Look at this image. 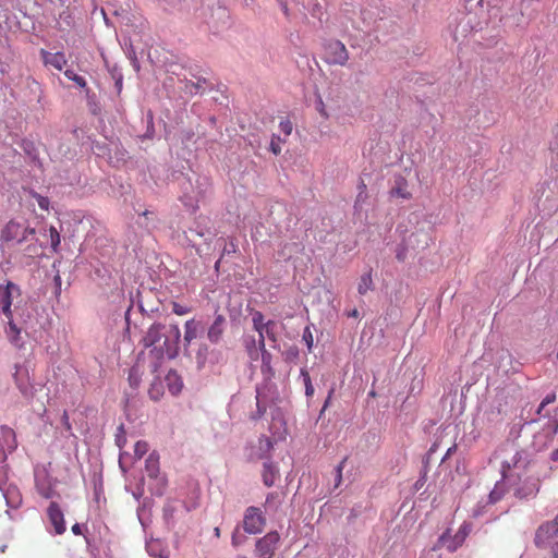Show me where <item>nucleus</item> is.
<instances>
[{
	"instance_id": "f257e3e1",
	"label": "nucleus",
	"mask_w": 558,
	"mask_h": 558,
	"mask_svg": "<svg viewBox=\"0 0 558 558\" xmlns=\"http://www.w3.org/2000/svg\"><path fill=\"white\" fill-rule=\"evenodd\" d=\"M513 456L501 463V480L489 494V504L499 501L507 492H512L519 499L535 497L539 489V480L526 470L527 460L523 452L510 447Z\"/></svg>"
},
{
	"instance_id": "f03ea898",
	"label": "nucleus",
	"mask_w": 558,
	"mask_h": 558,
	"mask_svg": "<svg viewBox=\"0 0 558 558\" xmlns=\"http://www.w3.org/2000/svg\"><path fill=\"white\" fill-rule=\"evenodd\" d=\"M21 289L12 281L0 284V306L4 316V333L16 349H23L27 338V318L21 308Z\"/></svg>"
},
{
	"instance_id": "7ed1b4c3",
	"label": "nucleus",
	"mask_w": 558,
	"mask_h": 558,
	"mask_svg": "<svg viewBox=\"0 0 558 558\" xmlns=\"http://www.w3.org/2000/svg\"><path fill=\"white\" fill-rule=\"evenodd\" d=\"M211 184L209 178L206 175H199L193 172V174L182 183V196L181 201L183 204L195 209L198 204L207 198L210 194Z\"/></svg>"
},
{
	"instance_id": "20e7f679",
	"label": "nucleus",
	"mask_w": 558,
	"mask_h": 558,
	"mask_svg": "<svg viewBox=\"0 0 558 558\" xmlns=\"http://www.w3.org/2000/svg\"><path fill=\"white\" fill-rule=\"evenodd\" d=\"M477 12L459 11L450 23V31L456 43L463 44L468 38L484 29V21H477Z\"/></svg>"
},
{
	"instance_id": "39448f33",
	"label": "nucleus",
	"mask_w": 558,
	"mask_h": 558,
	"mask_svg": "<svg viewBox=\"0 0 558 558\" xmlns=\"http://www.w3.org/2000/svg\"><path fill=\"white\" fill-rule=\"evenodd\" d=\"M505 0H466L464 11L477 12V21H484V28H496L502 20Z\"/></svg>"
},
{
	"instance_id": "423d86ee",
	"label": "nucleus",
	"mask_w": 558,
	"mask_h": 558,
	"mask_svg": "<svg viewBox=\"0 0 558 558\" xmlns=\"http://www.w3.org/2000/svg\"><path fill=\"white\" fill-rule=\"evenodd\" d=\"M35 229L27 221L10 220L1 230L0 239L10 245H21L35 240Z\"/></svg>"
},
{
	"instance_id": "0eeeda50",
	"label": "nucleus",
	"mask_w": 558,
	"mask_h": 558,
	"mask_svg": "<svg viewBox=\"0 0 558 558\" xmlns=\"http://www.w3.org/2000/svg\"><path fill=\"white\" fill-rule=\"evenodd\" d=\"M181 331L178 325L171 324L166 326L163 330V338L159 344L158 351L161 355H167L169 359L178 356L180 351Z\"/></svg>"
},
{
	"instance_id": "6e6552de",
	"label": "nucleus",
	"mask_w": 558,
	"mask_h": 558,
	"mask_svg": "<svg viewBox=\"0 0 558 558\" xmlns=\"http://www.w3.org/2000/svg\"><path fill=\"white\" fill-rule=\"evenodd\" d=\"M252 324L254 330L258 333V345L263 347V341H265V335H268V340L274 343V348L277 344V323L275 320L268 319L265 320L264 315L255 311L252 314Z\"/></svg>"
},
{
	"instance_id": "1a4fd4ad",
	"label": "nucleus",
	"mask_w": 558,
	"mask_h": 558,
	"mask_svg": "<svg viewBox=\"0 0 558 558\" xmlns=\"http://www.w3.org/2000/svg\"><path fill=\"white\" fill-rule=\"evenodd\" d=\"M145 471L148 478L151 481L150 489L156 495H162L166 480L160 475L159 472V456L156 452H151L148 454L145 461Z\"/></svg>"
},
{
	"instance_id": "9d476101",
	"label": "nucleus",
	"mask_w": 558,
	"mask_h": 558,
	"mask_svg": "<svg viewBox=\"0 0 558 558\" xmlns=\"http://www.w3.org/2000/svg\"><path fill=\"white\" fill-rule=\"evenodd\" d=\"M266 525V518L259 508L251 506L243 515V530L247 534H259Z\"/></svg>"
},
{
	"instance_id": "9b49d317",
	"label": "nucleus",
	"mask_w": 558,
	"mask_h": 558,
	"mask_svg": "<svg viewBox=\"0 0 558 558\" xmlns=\"http://www.w3.org/2000/svg\"><path fill=\"white\" fill-rule=\"evenodd\" d=\"M326 59L331 64L344 65L349 60L345 46L339 40H330L325 46Z\"/></svg>"
},
{
	"instance_id": "f8f14e48",
	"label": "nucleus",
	"mask_w": 558,
	"mask_h": 558,
	"mask_svg": "<svg viewBox=\"0 0 558 558\" xmlns=\"http://www.w3.org/2000/svg\"><path fill=\"white\" fill-rule=\"evenodd\" d=\"M280 536L274 531L267 533L256 543V554L259 558H271L275 554Z\"/></svg>"
},
{
	"instance_id": "ddd939ff",
	"label": "nucleus",
	"mask_w": 558,
	"mask_h": 558,
	"mask_svg": "<svg viewBox=\"0 0 558 558\" xmlns=\"http://www.w3.org/2000/svg\"><path fill=\"white\" fill-rule=\"evenodd\" d=\"M275 386L272 384H264L256 388V407L257 414L253 416V418L260 417L265 412L269 404V402L274 401Z\"/></svg>"
},
{
	"instance_id": "4468645a",
	"label": "nucleus",
	"mask_w": 558,
	"mask_h": 558,
	"mask_svg": "<svg viewBox=\"0 0 558 558\" xmlns=\"http://www.w3.org/2000/svg\"><path fill=\"white\" fill-rule=\"evenodd\" d=\"M557 535L558 529H556L554 522L547 521L539 525L536 530L534 543L537 547L545 548Z\"/></svg>"
},
{
	"instance_id": "2eb2a0df",
	"label": "nucleus",
	"mask_w": 558,
	"mask_h": 558,
	"mask_svg": "<svg viewBox=\"0 0 558 558\" xmlns=\"http://www.w3.org/2000/svg\"><path fill=\"white\" fill-rule=\"evenodd\" d=\"M47 515L50 524L53 527V533L61 535L65 532V521L62 510L57 502H50L47 509Z\"/></svg>"
},
{
	"instance_id": "dca6fc26",
	"label": "nucleus",
	"mask_w": 558,
	"mask_h": 558,
	"mask_svg": "<svg viewBox=\"0 0 558 558\" xmlns=\"http://www.w3.org/2000/svg\"><path fill=\"white\" fill-rule=\"evenodd\" d=\"M15 384L24 397L33 396L34 387L31 383L29 372L26 366H16L14 374Z\"/></svg>"
},
{
	"instance_id": "f3484780",
	"label": "nucleus",
	"mask_w": 558,
	"mask_h": 558,
	"mask_svg": "<svg viewBox=\"0 0 558 558\" xmlns=\"http://www.w3.org/2000/svg\"><path fill=\"white\" fill-rule=\"evenodd\" d=\"M0 490L5 499L7 507L10 509H19L22 505V495L14 484L1 485Z\"/></svg>"
},
{
	"instance_id": "a211bd4d",
	"label": "nucleus",
	"mask_w": 558,
	"mask_h": 558,
	"mask_svg": "<svg viewBox=\"0 0 558 558\" xmlns=\"http://www.w3.org/2000/svg\"><path fill=\"white\" fill-rule=\"evenodd\" d=\"M472 530V525L470 523L464 522L458 533L454 535L452 541H448L447 535H442L440 537V542L450 550L454 551L466 538Z\"/></svg>"
},
{
	"instance_id": "6ab92c4d",
	"label": "nucleus",
	"mask_w": 558,
	"mask_h": 558,
	"mask_svg": "<svg viewBox=\"0 0 558 558\" xmlns=\"http://www.w3.org/2000/svg\"><path fill=\"white\" fill-rule=\"evenodd\" d=\"M166 329L165 325L161 324H153L146 335L143 338V343L145 347H154L155 350H158L159 344L163 338V330Z\"/></svg>"
},
{
	"instance_id": "aec40b11",
	"label": "nucleus",
	"mask_w": 558,
	"mask_h": 558,
	"mask_svg": "<svg viewBox=\"0 0 558 558\" xmlns=\"http://www.w3.org/2000/svg\"><path fill=\"white\" fill-rule=\"evenodd\" d=\"M16 448L15 434L12 428L1 426L0 428V453L5 456L7 452H12Z\"/></svg>"
},
{
	"instance_id": "412c9836",
	"label": "nucleus",
	"mask_w": 558,
	"mask_h": 558,
	"mask_svg": "<svg viewBox=\"0 0 558 558\" xmlns=\"http://www.w3.org/2000/svg\"><path fill=\"white\" fill-rule=\"evenodd\" d=\"M226 318L223 315L221 314H218L213 324L209 326L208 328V331H207V339L211 342V343H218L221 338H222V335L225 332V329H226Z\"/></svg>"
},
{
	"instance_id": "4be33fe9",
	"label": "nucleus",
	"mask_w": 558,
	"mask_h": 558,
	"mask_svg": "<svg viewBox=\"0 0 558 558\" xmlns=\"http://www.w3.org/2000/svg\"><path fill=\"white\" fill-rule=\"evenodd\" d=\"M201 324L195 320L194 318L189 319L184 324V337H183V347L184 352L187 353L189 345L191 342L197 338L198 330H199Z\"/></svg>"
},
{
	"instance_id": "5701e85b",
	"label": "nucleus",
	"mask_w": 558,
	"mask_h": 558,
	"mask_svg": "<svg viewBox=\"0 0 558 558\" xmlns=\"http://www.w3.org/2000/svg\"><path fill=\"white\" fill-rule=\"evenodd\" d=\"M43 61L46 65L53 66L54 69L61 71L66 64V58L63 52H48L41 50Z\"/></svg>"
},
{
	"instance_id": "b1692460",
	"label": "nucleus",
	"mask_w": 558,
	"mask_h": 558,
	"mask_svg": "<svg viewBox=\"0 0 558 558\" xmlns=\"http://www.w3.org/2000/svg\"><path fill=\"white\" fill-rule=\"evenodd\" d=\"M166 385L169 391L177 396L181 392L183 388V381L181 376L175 371H170L165 378Z\"/></svg>"
},
{
	"instance_id": "393cba45",
	"label": "nucleus",
	"mask_w": 558,
	"mask_h": 558,
	"mask_svg": "<svg viewBox=\"0 0 558 558\" xmlns=\"http://www.w3.org/2000/svg\"><path fill=\"white\" fill-rule=\"evenodd\" d=\"M182 83L184 84L183 89L186 94L197 95L205 92L207 81L203 77H196V81L184 80Z\"/></svg>"
},
{
	"instance_id": "a878e982",
	"label": "nucleus",
	"mask_w": 558,
	"mask_h": 558,
	"mask_svg": "<svg viewBox=\"0 0 558 558\" xmlns=\"http://www.w3.org/2000/svg\"><path fill=\"white\" fill-rule=\"evenodd\" d=\"M277 468L271 462L264 463L263 482L266 486L270 487L275 484Z\"/></svg>"
},
{
	"instance_id": "bb28decb",
	"label": "nucleus",
	"mask_w": 558,
	"mask_h": 558,
	"mask_svg": "<svg viewBox=\"0 0 558 558\" xmlns=\"http://www.w3.org/2000/svg\"><path fill=\"white\" fill-rule=\"evenodd\" d=\"M392 196L401 197V198H409L410 193L407 191V182L404 179L399 178L396 180V185L390 191Z\"/></svg>"
},
{
	"instance_id": "cd10ccee",
	"label": "nucleus",
	"mask_w": 558,
	"mask_h": 558,
	"mask_svg": "<svg viewBox=\"0 0 558 558\" xmlns=\"http://www.w3.org/2000/svg\"><path fill=\"white\" fill-rule=\"evenodd\" d=\"M244 343L250 357L257 360L259 355L258 339L256 340L254 337H246Z\"/></svg>"
},
{
	"instance_id": "c85d7f7f",
	"label": "nucleus",
	"mask_w": 558,
	"mask_h": 558,
	"mask_svg": "<svg viewBox=\"0 0 558 558\" xmlns=\"http://www.w3.org/2000/svg\"><path fill=\"white\" fill-rule=\"evenodd\" d=\"M208 354L209 347L206 343H201L195 354V360L198 368H203L205 366Z\"/></svg>"
},
{
	"instance_id": "c756f323",
	"label": "nucleus",
	"mask_w": 558,
	"mask_h": 558,
	"mask_svg": "<svg viewBox=\"0 0 558 558\" xmlns=\"http://www.w3.org/2000/svg\"><path fill=\"white\" fill-rule=\"evenodd\" d=\"M372 289H373L372 275H371V272H366L360 279V282L357 284V291L360 294L364 295Z\"/></svg>"
},
{
	"instance_id": "7c9ffc66",
	"label": "nucleus",
	"mask_w": 558,
	"mask_h": 558,
	"mask_svg": "<svg viewBox=\"0 0 558 558\" xmlns=\"http://www.w3.org/2000/svg\"><path fill=\"white\" fill-rule=\"evenodd\" d=\"M148 393H149L150 399H153L154 401H158L161 398V396L163 395V385H162V383L159 379H155L150 384V388L148 390Z\"/></svg>"
},
{
	"instance_id": "2f4dec72",
	"label": "nucleus",
	"mask_w": 558,
	"mask_h": 558,
	"mask_svg": "<svg viewBox=\"0 0 558 558\" xmlns=\"http://www.w3.org/2000/svg\"><path fill=\"white\" fill-rule=\"evenodd\" d=\"M300 375L303 378L306 397L312 398L314 395V387H313L308 372L305 368H301Z\"/></svg>"
},
{
	"instance_id": "473e14b6",
	"label": "nucleus",
	"mask_w": 558,
	"mask_h": 558,
	"mask_svg": "<svg viewBox=\"0 0 558 558\" xmlns=\"http://www.w3.org/2000/svg\"><path fill=\"white\" fill-rule=\"evenodd\" d=\"M64 75L81 88H85L87 85L86 80L83 76L76 74L73 70L66 69L64 71Z\"/></svg>"
},
{
	"instance_id": "72a5a7b5",
	"label": "nucleus",
	"mask_w": 558,
	"mask_h": 558,
	"mask_svg": "<svg viewBox=\"0 0 558 558\" xmlns=\"http://www.w3.org/2000/svg\"><path fill=\"white\" fill-rule=\"evenodd\" d=\"M246 535L243 532H241L240 526H236L231 536L232 546L239 547L243 545L246 542Z\"/></svg>"
},
{
	"instance_id": "f704fd0d",
	"label": "nucleus",
	"mask_w": 558,
	"mask_h": 558,
	"mask_svg": "<svg viewBox=\"0 0 558 558\" xmlns=\"http://www.w3.org/2000/svg\"><path fill=\"white\" fill-rule=\"evenodd\" d=\"M49 238H50L51 248L54 252H57L58 246L60 245V242H61V238H60V233L58 232V230L54 227L49 228Z\"/></svg>"
},
{
	"instance_id": "c9c22d12",
	"label": "nucleus",
	"mask_w": 558,
	"mask_h": 558,
	"mask_svg": "<svg viewBox=\"0 0 558 558\" xmlns=\"http://www.w3.org/2000/svg\"><path fill=\"white\" fill-rule=\"evenodd\" d=\"M148 444L146 441H137L135 445H134V458L135 459H141L144 454L147 453L148 451Z\"/></svg>"
},
{
	"instance_id": "e433bc0d",
	"label": "nucleus",
	"mask_w": 558,
	"mask_h": 558,
	"mask_svg": "<svg viewBox=\"0 0 558 558\" xmlns=\"http://www.w3.org/2000/svg\"><path fill=\"white\" fill-rule=\"evenodd\" d=\"M283 142H284V140H282L280 136L272 135L270 145H269L270 151L275 155H279L281 153V149H282L281 145Z\"/></svg>"
},
{
	"instance_id": "4c0bfd02",
	"label": "nucleus",
	"mask_w": 558,
	"mask_h": 558,
	"mask_svg": "<svg viewBox=\"0 0 558 558\" xmlns=\"http://www.w3.org/2000/svg\"><path fill=\"white\" fill-rule=\"evenodd\" d=\"M32 196L36 199L38 206L43 209V210H48L49 209V205H50V202L48 199V197L46 196H43L36 192H32Z\"/></svg>"
},
{
	"instance_id": "58836bf2",
	"label": "nucleus",
	"mask_w": 558,
	"mask_h": 558,
	"mask_svg": "<svg viewBox=\"0 0 558 558\" xmlns=\"http://www.w3.org/2000/svg\"><path fill=\"white\" fill-rule=\"evenodd\" d=\"M348 458H343L342 461L337 465L336 468V476H335V488H337L342 481V470L344 468V464L347 462Z\"/></svg>"
},
{
	"instance_id": "ea45409f",
	"label": "nucleus",
	"mask_w": 558,
	"mask_h": 558,
	"mask_svg": "<svg viewBox=\"0 0 558 558\" xmlns=\"http://www.w3.org/2000/svg\"><path fill=\"white\" fill-rule=\"evenodd\" d=\"M280 131L286 135L289 136L292 132V123L288 119H283L279 123Z\"/></svg>"
},
{
	"instance_id": "a19ab883",
	"label": "nucleus",
	"mask_w": 558,
	"mask_h": 558,
	"mask_svg": "<svg viewBox=\"0 0 558 558\" xmlns=\"http://www.w3.org/2000/svg\"><path fill=\"white\" fill-rule=\"evenodd\" d=\"M360 192L356 196V201H355V206H357L359 204L365 202V199L367 198V194H366V185L361 182L360 186Z\"/></svg>"
},
{
	"instance_id": "79ce46f5",
	"label": "nucleus",
	"mask_w": 558,
	"mask_h": 558,
	"mask_svg": "<svg viewBox=\"0 0 558 558\" xmlns=\"http://www.w3.org/2000/svg\"><path fill=\"white\" fill-rule=\"evenodd\" d=\"M174 507L171 502H168L163 507V517L167 521L173 518Z\"/></svg>"
},
{
	"instance_id": "37998d69",
	"label": "nucleus",
	"mask_w": 558,
	"mask_h": 558,
	"mask_svg": "<svg viewBox=\"0 0 558 558\" xmlns=\"http://www.w3.org/2000/svg\"><path fill=\"white\" fill-rule=\"evenodd\" d=\"M303 340L305 341L306 345H307V349L311 350L312 347H313V335L310 330L308 327H306L304 329V332H303Z\"/></svg>"
},
{
	"instance_id": "c03bdc74",
	"label": "nucleus",
	"mask_w": 558,
	"mask_h": 558,
	"mask_svg": "<svg viewBox=\"0 0 558 558\" xmlns=\"http://www.w3.org/2000/svg\"><path fill=\"white\" fill-rule=\"evenodd\" d=\"M259 353L262 354L263 363L268 364L270 361V353L265 348V341H263V347H259Z\"/></svg>"
},
{
	"instance_id": "a18cd8bd",
	"label": "nucleus",
	"mask_w": 558,
	"mask_h": 558,
	"mask_svg": "<svg viewBox=\"0 0 558 558\" xmlns=\"http://www.w3.org/2000/svg\"><path fill=\"white\" fill-rule=\"evenodd\" d=\"M173 313L182 316V315H185L186 313H189V308L183 305H180L178 303H174L173 304Z\"/></svg>"
},
{
	"instance_id": "49530a36",
	"label": "nucleus",
	"mask_w": 558,
	"mask_h": 558,
	"mask_svg": "<svg viewBox=\"0 0 558 558\" xmlns=\"http://www.w3.org/2000/svg\"><path fill=\"white\" fill-rule=\"evenodd\" d=\"M316 110L325 118H328V113L326 111V108H325V105L323 102V100L319 98L317 104H316Z\"/></svg>"
},
{
	"instance_id": "de8ad7c7",
	"label": "nucleus",
	"mask_w": 558,
	"mask_h": 558,
	"mask_svg": "<svg viewBox=\"0 0 558 558\" xmlns=\"http://www.w3.org/2000/svg\"><path fill=\"white\" fill-rule=\"evenodd\" d=\"M259 446H260V449L265 448L266 450H269L272 447V444L269 438L263 437L259 439Z\"/></svg>"
},
{
	"instance_id": "09e8293b",
	"label": "nucleus",
	"mask_w": 558,
	"mask_h": 558,
	"mask_svg": "<svg viewBox=\"0 0 558 558\" xmlns=\"http://www.w3.org/2000/svg\"><path fill=\"white\" fill-rule=\"evenodd\" d=\"M556 401V393L555 392H551V393H548L544 399H543V407H546L550 403H554Z\"/></svg>"
},
{
	"instance_id": "8fccbe9b",
	"label": "nucleus",
	"mask_w": 558,
	"mask_h": 558,
	"mask_svg": "<svg viewBox=\"0 0 558 558\" xmlns=\"http://www.w3.org/2000/svg\"><path fill=\"white\" fill-rule=\"evenodd\" d=\"M129 380H130L131 386H133V387H136L138 385V378L135 375V371L134 369L131 371L130 376H129Z\"/></svg>"
},
{
	"instance_id": "3c124183",
	"label": "nucleus",
	"mask_w": 558,
	"mask_h": 558,
	"mask_svg": "<svg viewBox=\"0 0 558 558\" xmlns=\"http://www.w3.org/2000/svg\"><path fill=\"white\" fill-rule=\"evenodd\" d=\"M12 510L13 509L8 508L7 511H5V514L9 517V519L12 520V521L20 520L21 515L16 514V513H13Z\"/></svg>"
},
{
	"instance_id": "603ef678",
	"label": "nucleus",
	"mask_w": 558,
	"mask_h": 558,
	"mask_svg": "<svg viewBox=\"0 0 558 558\" xmlns=\"http://www.w3.org/2000/svg\"><path fill=\"white\" fill-rule=\"evenodd\" d=\"M278 497V495L276 493H270L267 495L266 497V506H270L271 502Z\"/></svg>"
},
{
	"instance_id": "864d4df0",
	"label": "nucleus",
	"mask_w": 558,
	"mask_h": 558,
	"mask_svg": "<svg viewBox=\"0 0 558 558\" xmlns=\"http://www.w3.org/2000/svg\"><path fill=\"white\" fill-rule=\"evenodd\" d=\"M483 509H484V506L478 505V506L473 510V517H480V515L483 513Z\"/></svg>"
},
{
	"instance_id": "5fc2aeb1",
	"label": "nucleus",
	"mask_w": 558,
	"mask_h": 558,
	"mask_svg": "<svg viewBox=\"0 0 558 558\" xmlns=\"http://www.w3.org/2000/svg\"><path fill=\"white\" fill-rule=\"evenodd\" d=\"M72 532L75 534V535H80L82 533V527L78 523H75L73 526H72Z\"/></svg>"
},
{
	"instance_id": "6e6d98bb",
	"label": "nucleus",
	"mask_w": 558,
	"mask_h": 558,
	"mask_svg": "<svg viewBox=\"0 0 558 558\" xmlns=\"http://www.w3.org/2000/svg\"><path fill=\"white\" fill-rule=\"evenodd\" d=\"M553 558H558V542L551 546Z\"/></svg>"
},
{
	"instance_id": "4d7b16f0",
	"label": "nucleus",
	"mask_w": 558,
	"mask_h": 558,
	"mask_svg": "<svg viewBox=\"0 0 558 558\" xmlns=\"http://www.w3.org/2000/svg\"><path fill=\"white\" fill-rule=\"evenodd\" d=\"M281 10L284 13L286 16H289V9L286 2L280 3Z\"/></svg>"
},
{
	"instance_id": "13d9d810",
	"label": "nucleus",
	"mask_w": 558,
	"mask_h": 558,
	"mask_svg": "<svg viewBox=\"0 0 558 558\" xmlns=\"http://www.w3.org/2000/svg\"><path fill=\"white\" fill-rule=\"evenodd\" d=\"M223 252H225V253L235 252V246H234V244H233V243H231V244H230V247H227V246H226V247L223 248Z\"/></svg>"
},
{
	"instance_id": "bf43d9fd",
	"label": "nucleus",
	"mask_w": 558,
	"mask_h": 558,
	"mask_svg": "<svg viewBox=\"0 0 558 558\" xmlns=\"http://www.w3.org/2000/svg\"><path fill=\"white\" fill-rule=\"evenodd\" d=\"M348 315H349L350 317H354V318H356V317H359V311L354 308V310H352L351 312H349V314H348Z\"/></svg>"
},
{
	"instance_id": "052dcab7",
	"label": "nucleus",
	"mask_w": 558,
	"mask_h": 558,
	"mask_svg": "<svg viewBox=\"0 0 558 558\" xmlns=\"http://www.w3.org/2000/svg\"><path fill=\"white\" fill-rule=\"evenodd\" d=\"M125 442V439H122L119 435H117V445L122 447Z\"/></svg>"
},
{
	"instance_id": "680f3d73",
	"label": "nucleus",
	"mask_w": 558,
	"mask_h": 558,
	"mask_svg": "<svg viewBox=\"0 0 558 558\" xmlns=\"http://www.w3.org/2000/svg\"><path fill=\"white\" fill-rule=\"evenodd\" d=\"M116 85L118 87V90L120 92L121 90V87H122V76H120L117 82H116Z\"/></svg>"
},
{
	"instance_id": "e2e57ef3",
	"label": "nucleus",
	"mask_w": 558,
	"mask_h": 558,
	"mask_svg": "<svg viewBox=\"0 0 558 558\" xmlns=\"http://www.w3.org/2000/svg\"><path fill=\"white\" fill-rule=\"evenodd\" d=\"M153 546H154V544H147V550H148V553H149L150 555H155L154 549H153Z\"/></svg>"
},
{
	"instance_id": "0e129e2a",
	"label": "nucleus",
	"mask_w": 558,
	"mask_h": 558,
	"mask_svg": "<svg viewBox=\"0 0 558 558\" xmlns=\"http://www.w3.org/2000/svg\"><path fill=\"white\" fill-rule=\"evenodd\" d=\"M214 534L216 537H220V529L219 527H215L214 529Z\"/></svg>"
},
{
	"instance_id": "69168bd1",
	"label": "nucleus",
	"mask_w": 558,
	"mask_h": 558,
	"mask_svg": "<svg viewBox=\"0 0 558 558\" xmlns=\"http://www.w3.org/2000/svg\"><path fill=\"white\" fill-rule=\"evenodd\" d=\"M453 450H454V447L449 448V449L447 450V453H446V456H445L444 460H445L448 456H450V454L452 453V451H453Z\"/></svg>"
},
{
	"instance_id": "338daca9",
	"label": "nucleus",
	"mask_w": 558,
	"mask_h": 558,
	"mask_svg": "<svg viewBox=\"0 0 558 558\" xmlns=\"http://www.w3.org/2000/svg\"><path fill=\"white\" fill-rule=\"evenodd\" d=\"M63 422L64 424L68 426V428H70V425H69V422H68V415L66 413L63 414Z\"/></svg>"
},
{
	"instance_id": "774afa93",
	"label": "nucleus",
	"mask_w": 558,
	"mask_h": 558,
	"mask_svg": "<svg viewBox=\"0 0 558 558\" xmlns=\"http://www.w3.org/2000/svg\"><path fill=\"white\" fill-rule=\"evenodd\" d=\"M553 459L554 460H558V450L553 452Z\"/></svg>"
}]
</instances>
